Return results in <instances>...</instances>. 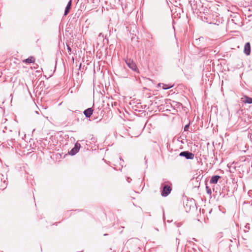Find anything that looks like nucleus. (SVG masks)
<instances>
[{
    "label": "nucleus",
    "instance_id": "11",
    "mask_svg": "<svg viewBox=\"0 0 252 252\" xmlns=\"http://www.w3.org/2000/svg\"><path fill=\"white\" fill-rule=\"evenodd\" d=\"M161 85H162V89L164 90H167V89H170L172 87V86H168V85H166V84H164L159 83L158 84V86H160Z\"/></svg>",
    "mask_w": 252,
    "mask_h": 252
},
{
    "label": "nucleus",
    "instance_id": "9",
    "mask_svg": "<svg viewBox=\"0 0 252 252\" xmlns=\"http://www.w3.org/2000/svg\"><path fill=\"white\" fill-rule=\"evenodd\" d=\"M34 61H35L34 58L33 57L31 56L27 59L24 60L23 61V62L25 63H34Z\"/></svg>",
    "mask_w": 252,
    "mask_h": 252
},
{
    "label": "nucleus",
    "instance_id": "14",
    "mask_svg": "<svg viewBox=\"0 0 252 252\" xmlns=\"http://www.w3.org/2000/svg\"><path fill=\"white\" fill-rule=\"evenodd\" d=\"M189 128V125H187L184 127V130L185 131H188Z\"/></svg>",
    "mask_w": 252,
    "mask_h": 252
},
{
    "label": "nucleus",
    "instance_id": "6",
    "mask_svg": "<svg viewBox=\"0 0 252 252\" xmlns=\"http://www.w3.org/2000/svg\"><path fill=\"white\" fill-rule=\"evenodd\" d=\"M93 112V109L91 108H89L84 111V114L87 118H89L92 115Z\"/></svg>",
    "mask_w": 252,
    "mask_h": 252
},
{
    "label": "nucleus",
    "instance_id": "3",
    "mask_svg": "<svg viewBox=\"0 0 252 252\" xmlns=\"http://www.w3.org/2000/svg\"><path fill=\"white\" fill-rule=\"evenodd\" d=\"M179 155L181 157H185L187 159H193L194 157V154L188 151L182 152L180 153Z\"/></svg>",
    "mask_w": 252,
    "mask_h": 252
},
{
    "label": "nucleus",
    "instance_id": "1",
    "mask_svg": "<svg viewBox=\"0 0 252 252\" xmlns=\"http://www.w3.org/2000/svg\"><path fill=\"white\" fill-rule=\"evenodd\" d=\"M125 62L127 66L132 70L137 71V67L135 63L130 59H126L125 60Z\"/></svg>",
    "mask_w": 252,
    "mask_h": 252
},
{
    "label": "nucleus",
    "instance_id": "10",
    "mask_svg": "<svg viewBox=\"0 0 252 252\" xmlns=\"http://www.w3.org/2000/svg\"><path fill=\"white\" fill-rule=\"evenodd\" d=\"M243 102L245 103L251 104L252 103V98L245 96L244 97V100H243Z\"/></svg>",
    "mask_w": 252,
    "mask_h": 252
},
{
    "label": "nucleus",
    "instance_id": "15",
    "mask_svg": "<svg viewBox=\"0 0 252 252\" xmlns=\"http://www.w3.org/2000/svg\"><path fill=\"white\" fill-rule=\"evenodd\" d=\"M68 50L70 51V48L69 47H68Z\"/></svg>",
    "mask_w": 252,
    "mask_h": 252
},
{
    "label": "nucleus",
    "instance_id": "2",
    "mask_svg": "<svg viewBox=\"0 0 252 252\" xmlns=\"http://www.w3.org/2000/svg\"><path fill=\"white\" fill-rule=\"evenodd\" d=\"M172 190L171 187L168 185H165L163 188L161 192V195L162 196H167L169 194Z\"/></svg>",
    "mask_w": 252,
    "mask_h": 252
},
{
    "label": "nucleus",
    "instance_id": "8",
    "mask_svg": "<svg viewBox=\"0 0 252 252\" xmlns=\"http://www.w3.org/2000/svg\"><path fill=\"white\" fill-rule=\"evenodd\" d=\"M71 0H70L68 2V3L66 6L65 11H64V15L65 16H66L68 13V12L70 9V8H71Z\"/></svg>",
    "mask_w": 252,
    "mask_h": 252
},
{
    "label": "nucleus",
    "instance_id": "13",
    "mask_svg": "<svg viewBox=\"0 0 252 252\" xmlns=\"http://www.w3.org/2000/svg\"><path fill=\"white\" fill-rule=\"evenodd\" d=\"M206 190H207V192L208 194H211V193H212L211 190L207 186L206 187Z\"/></svg>",
    "mask_w": 252,
    "mask_h": 252
},
{
    "label": "nucleus",
    "instance_id": "12",
    "mask_svg": "<svg viewBox=\"0 0 252 252\" xmlns=\"http://www.w3.org/2000/svg\"><path fill=\"white\" fill-rule=\"evenodd\" d=\"M7 183H5V181H3V185L0 187V189H3L6 188Z\"/></svg>",
    "mask_w": 252,
    "mask_h": 252
},
{
    "label": "nucleus",
    "instance_id": "4",
    "mask_svg": "<svg viewBox=\"0 0 252 252\" xmlns=\"http://www.w3.org/2000/svg\"><path fill=\"white\" fill-rule=\"evenodd\" d=\"M80 148V145L78 143H76L75 144L74 147L72 148L69 152V154L72 156L75 155L79 151Z\"/></svg>",
    "mask_w": 252,
    "mask_h": 252
},
{
    "label": "nucleus",
    "instance_id": "7",
    "mask_svg": "<svg viewBox=\"0 0 252 252\" xmlns=\"http://www.w3.org/2000/svg\"><path fill=\"white\" fill-rule=\"evenodd\" d=\"M220 178V177L218 175L214 176L212 177L210 180V183L211 184H216L217 183L219 179Z\"/></svg>",
    "mask_w": 252,
    "mask_h": 252
},
{
    "label": "nucleus",
    "instance_id": "5",
    "mask_svg": "<svg viewBox=\"0 0 252 252\" xmlns=\"http://www.w3.org/2000/svg\"><path fill=\"white\" fill-rule=\"evenodd\" d=\"M244 53L247 55H249L251 53V46L249 42H247L245 44L244 47Z\"/></svg>",
    "mask_w": 252,
    "mask_h": 252
}]
</instances>
